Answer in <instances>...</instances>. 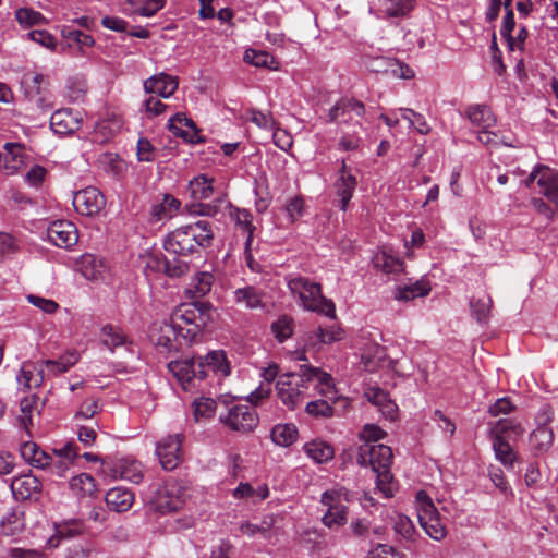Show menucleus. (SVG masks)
<instances>
[{
	"instance_id": "nucleus-1",
	"label": "nucleus",
	"mask_w": 558,
	"mask_h": 558,
	"mask_svg": "<svg viewBox=\"0 0 558 558\" xmlns=\"http://www.w3.org/2000/svg\"><path fill=\"white\" fill-rule=\"evenodd\" d=\"M211 226L206 220L177 228L165 239V248L175 255H187L207 247L213 240Z\"/></svg>"
},
{
	"instance_id": "nucleus-2",
	"label": "nucleus",
	"mask_w": 558,
	"mask_h": 558,
	"mask_svg": "<svg viewBox=\"0 0 558 558\" xmlns=\"http://www.w3.org/2000/svg\"><path fill=\"white\" fill-rule=\"evenodd\" d=\"M287 284L291 294L299 299L300 305L304 310L327 317L336 316L335 303L323 295L320 283L302 276H289Z\"/></svg>"
},
{
	"instance_id": "nucleus-3",
	"label": "nucleus",
	"mask_w": 558,
	"mask_h": 558,
	"mask_svg": "<svg viewBox=\"0 0 558 558\" xmlns=\"http://www.w3.org/2000/svg\"><path fill=\"white\" fill-rule=\"evenodd\" d=\"M205 304L184 303L178 306L170 316V322L182 330V340L190 344L197 340L202 329L207 324Z\"/></svg>"
},
{
	"instance_id": "nucleus-4",
	"label": "nucleus",
	"mask_w": 558,
	"mask_h": 558,
	"mask_svg": "<svg viewBox=\"0 0 558 558\" xmlns=\"http://www.w3.org/2000/svg\"><path fill=\"white\" fill-rule=\"evenodd\" d=\"M306 366L300 365L299 373L279 376L276 383L277 397L289 410L296 409L308 397L310 377L305 376Z\"/></svg>"
},
{
	"instance_id": "nucleus-5",
	"label": "nucleus",
	"mask_w": 558,
	"mask_h": 558,
	"mask_svg": "<svg viewBox=\"0 0 558 558\" xmlns=\"http://www.w3.org/2000/svg\"><path fill=\"white\" fill-rule=\"evenodd\" d=\"M155 509L165 514L181 510L190 497V486L175 478H169L154 490Z\"/></svg>"
},
{
	"instance_id": "nucleus-6",
	"label": "nucleus",
	"mask_w": 558,
	"mask_h": 558,
	"mask_svg": "<svg viewBox=\"0 0 558 558\" xmlns=\"http://www.w3.org/2000/svg\"><path fill=\"white\" fill-rule=\"evenodd\" d=\"M415 509L420 525L425 533L435 541L445 538L447 534L446 526L430 496L425 490L416 493Z\"/></svg>"
},
{
	"instance_id": "nucleus-7",
	"label": "nucleus",
	"mask_w": 558,
	"mask_h": 558,
	"mask_svg": "<svg viewBox=\"0 0 558 558\" xmlns=\"http://www.w3.org/2000/svg\"><path fill=\"white\" fill-rule=\"evenodd\" d=\"M25 97L38 109L48 112L53 108L52 95L49 90V80L39 72H26L21 80Z\"/></svg>"
},
{
	"instance_id": "nucleus-8",
	"label": "nucleus",
	"mask_w": 558,
	"mask_h": 558,
	"mask_svg": "<svg viewBox=\"0 0 558 558\" xmlns=\"http://www.w3.org/2000/svg\"><path fill=\"white\" fill-rule=\"evenodd\" d=\"M220 422L234 432L248 433L257 427L259 420L252 405L234 404L226 414H220Z\"/></svg>"
},
{
	"instance_id": "nucleus-9",
	"label": "nucleus",
	"mask_w": 558,
	"mask_h": 558,
	"mask_svg": "<svg viewBox=\"0 0 558 558\" xmlns=\"http://www.w3.org/2000/svg\"><path fill=\"white\" fill-rule=\"evenodd\" d=\"M366 113L365 105L355 98H341L328 111L327 122L337 123L339 125H359L362 128L360 121H354V118H363Z\"/></svg>"
},
{
	"instance_id": "nucleus-10",
	"label": "nucleus",
	"mask_w": 558,
	"mask_h": 558,
	"mask_svg": "<svg viewBox=\"0 0 558 558\" xmlns=\"http://www.w3.org/2000/svg\"><path fill=\"white\" fill-rule=\"evenodd\" d=\"M150 340L160 353L177 352L182 345V330L171 322L156 323L150 331Z\"/></svg>"
},
{
	"instance_id": "nucleus-11",
	"label": "nucleus",
	"mask_w": 558,
	"mask_h": 558,
	"mask_svg": "<svg viewBox=\"0 0 558 558\" xmlns=\"http://www.w3.org/2000/svg\"><path fill=\"white\" fill-rule=\"evenodd\" d=\"M182 434L167 435L156 444L155 453L166 471L174 470L182 461Z\"/></svg>"
},
{
	"instance_id": "nucleus-12",
	"label": "nucleus",
	"mask_w": 558,
	"mask_h": 558,
	"mask_svg": "<svg viewBox=\"0 0 558 558\" xmlns=\"http://www.w3.org/2000/svg\"><path fill=\"white\" fill-rule=\"evenodd\" d=\"M392 450L381 444H362L359 447L357 463L369 465L373 472L390 469L392 464Z\"/></svg>"
},
{
	"instance_id": "nucleus-13",
	"label": "nucleus",
	"mask_w": 558,
	"mask_h": 558,
	"mask_svg": "<svg viewBox=\"0 0 558 558\" xmlns=\"http://www.w3.org/2000/svg\"><path fill=\"white\" fill-rule=\"evenodd\" d=\"M535 180L542 193L558 208V172L547 166L538 165L527 177L525 185L530 186Z\"/></svg>"
},
{
	"instance_id": "nucleus-14",
	"label": "nucleus",
	"mask_w": 558,
	"mask_h": 558,
	"mask_svg": "<svg viewBox=\"0 0 558 558\" xmlns=\"http://www.w3.org/2000/svg\"><path fill=\"white\" fill-rule=\"evenodd\" d=\"M73 206L81 215L95 216L105 208L106 198L97 187L88 186L73 195Z\"/></svg>"
},
{
	"instance_id": "nucleus-15",
	"label": "nucleus",
	"mask_w": 558,
	"mask_h": 558,
	"mask_svg": "<svg viewBox=\"0 0 558 558\" xmlns=\"http://www.w3.org/2000/svg\"><path fill=\"white\" fill-rule=\"evenodd\" d=\"M167 366L169 372L177 378L184 390H189L191 388V383L193 379H203L206 377L204 363L202 361H170Z\"/></svg>"
},
{
	"instance_id": "nucleus-16",
	"label": "nucleus",
	"mask_w": 558,
	"mask_h": 558,
	"mask_svg": "<svg viewBox=\"0 0 558 558\" xmlns=\"http://www.w3.org/2000/svg\"><path fill=\"white\" fill-rule=\"evenodd\" d=\"M78 448L75 442H66L59 449H53L47 469L51 475L64 477L78 458Z\"/></svg>"
},
{
	"instance_id": "nucleus-17",
	"label": "nucleus",
	"mask_w": 558,
	"mask_h": 558,
	"mask_svg": "<svg viewBox=\"0 0 558 558\" xmlns=\"http://www.w3.org/2000/svg\"><path fill=\"white\" fill-rule=\"evenodd\" d=\"M47 238L53 245L70 250L78 241L76 226L69 220H56L47 228Z\"/></svg>"
},
{
	"instance_id": "nucleus-18",
	"label": "nucleus",
	"mask_w": 558,
	"mask_h": 558,
	"mask_svg": "<svg viewBox=\"0 0 558 558\" xmlns=\"http://www.w3.org/2000/svg\"><path fill=\"white\" fill-rule=\"evenodd\" d=\"M11 492L16 500H37L43 490L41 481L32 472L12 478Z\"/></svg>"
},
{
	"instance_id": "nucleus-19",
	"label": "nucleus",
	"mask_w": 558,
	"mask_h": 558,
	"mask_svg": "<svg viewBox=\"0 0 558 558\" xmlns=\"http://www.w3.org/2000/svg\"><path fill=\"white\" fill-rule=\"evenodd\" d=\"M117 478L140 484L144 478V466L142 462L133 457H121L112 462L110 469Z\"/></svg>"
},
{
	"instance_id": "nucleus-20",
	"label": "nucleus",
	"mask_w": 558,
	"mask_h": 558,
	"mask_svg": "<svg viewBox=\"0 0 558 558\" xmlns=\"http://www.w3.org/2000/svg\"><path fill=\"white\" fill-rule=\"evenodd\" d=\"M371 263L376 270L386 275H397L404 270L403 260L387 245H383L374 253Z\"/></svg>"
},
{
	"instance_id": "nucleus-21",
	"label": "nucleus",
	"mask_w": 558,
	"mask_h": 558,
	"mask_svg": "<svg viewBox=\"0 0 558 558\" xmlns=\"http://www.w3.org/2000/svg\"><path fill=\"white\" fill-rule=\"evenodd\" d=\"M304 371L305 376L310 377V386L315 384V388L320 396L325 397L328 401L335 402L338 400V391L330 374L310 364H307Z\"/></svg>"
},
{
	"instance_id": "nucleus-22",
	"label": "nucleus",
	"mask_w": 558,
	"mask_h": 558,
	"mask_svg": "<svg viewBox=\"0 0 558 558\" xmlns=\"http://www.w3.org/2000/svg\"><path fill=\"white\" fill-rule=\"evenodd\" d=\"M54 532L47 539V546L57 548L63 541L82 535L85 531V523L78 519L64 520L54 523Z\"/></svg>"
},
{
	"instance_id": "nucleus-23",
	"label": "nucleus",
	"mask_w": 558,
	"mask_h": 558,
	"mask_svg": "<svg viewBox=\"0 0 558 558\" xmlns=\"http://www.w3.org/2000/svg\"><path fill=\"white\" fill-rule=\"evenodd\" d=\"M168 126L174 135L184 138L186 142L192 144L204 142L194 121L187 118L185 113L178 112L172 116L168 121Z\"/></svg>"
},
{
	"instance_id": "nucleus-24",
	"label": "nucleus",
	"mask_w": 558,
	"mask_h": 558,
	"mask_svg": "<svg viewBox=\"0 0 558 558\" xmlns=\"http://www.w3.org/2000/svg\"><path fill=\"white\" fill-rule=\"evenodd\" d=\"M364 396L378 411L390 421H395L398 416V405L389 397V395L377 386H372L365 389Z\"/></svg>"
},
{
	"instance_id": "nucleus-25",
	"label": "nucleus",
	"mask_w": 558,
	"mask_h": 558,
	"mask_svg": "<svg viewBox=\"0 0 558 558\" xmlns=\"http://www.w3.org/2000/svg\"><path fill=\"white\" fill-rule=\"evenodd\" d=\"M178 86V77L163 72L153 75L144 82V90L147 94H157L162 98L171 97Z\"/></svg>"
},
{
	"instance_id": "nucleus-26",
	"label": "nucleus",
	"mask_w": 558,
	"mask_h": 558,
	"mask_svg": "<svg viewBox=\"0 0 558 558\" xmlns=\"http://www.w3.org/2000/svg\"><path fill=\"white\" fill-rule=\"evenodd\" d=\"M270 490L266 483H259L257 486L248 482H240L239 485L232 489L231 496L241 501L258 505L269 497Z\"/></svg>"
},
{
	"instance_id": "nucleus-27",
	"label": "nucleus",
	"mask_w": 558,
	"mask_h": 558,
	"mask_svg": "<svg viewBox=\"0 0 558 558\" xmlns=\"http://www.w3.org/2000/svg\"><path fill=\"white\" fill-rule=\"evenodd\" d=\"M181 202L170 194H165L160 202L155 203L149 211V221L153 223L169 220L177 216Z\"/></svg>"
},
{
	"instance_id": "nucleus-28",
	"label": "nucleus",
	"mask_w": 558,
	"mask_h": 558,
	"mask_svg": "<svg viewBox=\"0 0 558 558\" xmlns=\"http://www.w3.org/2000/svg\"><path fill=\"white\" fill-rule=\"evenodd\" d=\"M375 64V72H384L396 78L412 80L415 76V72L407 63L395 58H378Z\"/></svg>"
},
{
	"instance_id": "nucleus-29",
	"label": "nucleus",
	"mask_w": 558,
	"mask_h": 558,
	"mask_svg": "<svg viewBox=\"0 0 558 558\" xmlns=\"http://www.w3.org/2000/svg\"><path fill=\"white\" fill-rule=\"evenodd\" d=\"M75 267L87 280H98L107 270L105 262L100 257L89 253L82 255L76 260Z\"/></svg>"
},
{
	"instance_id": "nucleus-30",
	"label": "nucleus",
	"mask_w": 558,
	"mask_h": 558,
	"mask_svg": "<svg viewBox=\"0 0 558 558\" xmlns=\"http://www.w3.org/2000/svg\"><path fill=\"white\" fill-rule=\"evenodd\" d=\"M542 415H545L543 424L535 428L530 436L532 445L538 452L547 450L554 440L553 430L546 426L551 421L550 408L544 407L542 409Z\"/></svg>"
},
{
	"instance_id": "nucleus-31",
	"label": "nucleus",
	"mask_w": 558,
	"mask_h": 558,
	"mask_svg": "<svg viewBox=\"0 0 558 558\" xmlns=\"http://www.w3.org/2000/svg\"><path fill=\"white\" fill-rule=\"evenodd\" d=\"M105 500L109 509L125 512L134 504V493L122 486L113 487L107 492Z\"/></svg>"
},
{
	"instance_id": "nucleus-32",
	"label": "nucleus",
	"mask_w": 558,
	"mask_h": 558,
	"mask_svg": "<svg viewBox=\"0 0 558 558\" xmlns=\"http://www.w3.org/2000/svg\"><path fill=\"white\" fill-rule=\"evenodd\" d=\"M20 454L27 464L36 469L46 470L48 463H50V454L44 451L34 441H24L21 444Z\"/></svg>"
},
{
	"instance_id": "nucleus-33",
	"label": "nucleus",
	"mask_w": 558,
	"mask_h": 558,
	"mask_svg": "<svg viewBox=\"0 0 558 558\" xmlns=\"http://www.w3.org/2000/svg\"><path fill=\"white\" fill-rule=\"evenodd\" d=\"M51 130L60 135L75 132L80 128V120L71 110H57L50 117Z\"/></svg>"
},
{
	"instance_id": "nucleus-34",
	"label": "nucleus",
	"mask_w": 558,
	"mask_h": 558,
	"mask_svg": "<svg viewBox=\"0 0 558 558\" xmlns=\"http://www.w3.org/2000/svg\"><path fill=\"white\" fill-rule=\"evenodd\" d=\"M4 150V169L8 174L13 175L26 163L27 155L25 148L17 143H5Z\"/></svg>"
},
{
	"instance_id": "nucleus-35",
	"label": "nucleus",
	"mask_w": 558,
	"mask_h": 558,
	"mask_svg": "<svg viewBox=\"0 0 558 558\" xmlns=\"http://www.w3.org/2000/svg\"><path fill=\"white\" fill-rule=\"evenodd\" d=\"M279 372V367L276 364H270L264 367L260 372V376L266 384H260L254 391L247 397V401L254 405H257L264 399H266L271 391V383L276 379Z\"/></svg>"
},
{
	"instance_id": "nucleus-36",
	"label": "nucleus",
	"mask_w": 558,
	"mask_h": 558,
	"mask_svg": "<svg viewBox=\"0 0 558 558\" xmlns=\"http://www.w3.org/2000/svg\"><path fill=\"white\" fill-rule=\"evenodd\" d=\"M233 302L247 310H255L263 306V292L252 286L238 288L233 291Z\"/></svg>"
},
{
	"instance_id": "nucleus-37",
	"label": "nucleus",
	"mask_w": 558,
	"mask_h": 558,
	"mask_svg": "<svg viewBox=\"0 0 558 558\" xmlns=\"http://www.w3.org/2000/svg\"><path fill=\"white\" fill-rule=\"evenodd\" d=\"M470 122L480 130L490 129L495 125L496 119L489 107L485 105H471L465 110Z\"/></svg>"
},
{
	"instance_id": "nucleus-38",
	"label": "nucleus",
	"mask_w": 558,
	"mask_h": 558,
	"mask_svg": "<svg viewBox=\"0 0 558 558\" xmlns=\"http://www.w3.org/2000/svg\"><path fill=\"white\" fill-rule=\"evenodd\" d=\"M414 4L415 0H377L378 11L386 17H404Z\"/></svg>"
},
{
	"instance_id": "nucleus-39",
	"label": "nucleus",
	"mask_w": 558,
	"mask_h": 558,
	"mask_svg": "<svg viewBox=\"0 0 558 558\" xmlns=\"http://www.w3.org/2000/svg\"><path fill=\"white\" fill-rule=\"evenodd\" d=\"M351 493L344 488L335 486L320 496V502L326 508L330 509H345L348 510V504L351 501Z\"/></svg>"
},
{
	"instance_id": "nucleus-40",
	"label": "nucleus",
	"mask_w": 558,
	"mask_h": 558,
	"mask_svg": "<svg viewBox=\"0 0 558 558\" xmlns=\"http://www.w3.org/2000/svg\"><path fill=\"white\" fill-rule=\"evenodd\" d=\"M357 185L355 175L338 177L333 183L337 197L340 198V209L345 211L349 207L350 201L353 197L354 191Z\"/></svg>"
},
{
	"instance_id": "nucleus-41",
	"label": "nucleus",
	"mask_w": 558,
	"mask_h": 558,
	"mask_svg": "<svg viewBox=\"0 0 558 558\" xmlns=\"http://www.w3.org/2000/svg\"><path fill=\"white\" fill-rule=\"evenodd\" d=\"M69 488L77 499L89 498L96 492V482L92 475L81 473L70 480Z\"/></svg>"
},
{
	"instance_id": "nucleus-42",
	"label": "nucleus",
	"mask_w": 558,
	"mask_h": 558,
	"mask_svg": "<svg viewBox=\"0 0 558 558\" xmlns=\"http://www.w3.org/2000/svg\"><path fill=\"white\" fill-rule=\"evenodd\" d=\"M303 449L306 456L315 463H326L335 456L333 447L320 439L306 442Z\"/></svg>"
},
{
	"instance_id": "nucleus-43",
	"label": "nucleus",
	"mask_w": 558,
	"mask_h": 558,
	"mask_svg": "<svg viewBox=\"0 0 558 558\" xmlns=\"http://www.w3.org/2000/svg\"><path fill=\"white\" fill-rule=\"evenodd\" d=\"M430 284L427 280L421 279L414 283L399 286L395 290V299L398 301H411L415 298L425 296L430 292Z\"/></svg>"
},
{
	"instance_id": "nucleus-44",
	"label": "nucleus",
	"mask_w": 558,
	"mask_h": 558,
	"mask_svg": "<svg viewBox=\"0 0 558 558\" xmlns=\"http://www.w3.org/2000/svg\"><path fill=\"white\" fill-rule=\"evenodd\" d=\"M78 362L77 352H68L61 355L58 360H46L43 362L45 374L49 376H58L68 372Z\"/></svg>"
},
{
	"instance_id": "nucleus-45",
	"label": "nucleus",
	"mask_w": 558,
	"mask_h": 558,
	"mask_svg": "<svg viewBox=\"0 0 558 558\" xmlns=\"http://www.w3.org/2000/svg\"><path fill=\"white\" fill-rule=\"evenodd\" d=\"M101 341L111 352L117 348H129L132 343L129 341L123 330L113 325H106L101 329Z\"/></svg>"
},
{
	"instance_id": "nucleus-46",
	"label": "nucleus",
	"mask_w": 558,
	"mask_h": 558,
	"mask_svg": "<svg viewBox=\"0 0 558 558\" xmlns=\"http://www.w3.org/2000/svg\"><path fill=\"white\" fill-rule=\"evenodd\" d=\"M493 449L495 458L506 468H512L517 460V452L508 441L500 435H495L493 439Z\"/></svg>"
},
{
	"instance_id": "nucleus-47",
	"label": "nucleus",
	"mask_w": 558,
	"mask_h": 558,
	"mask_svg": "<svg viewBox=\"0 0 558 558\" xmlns=\"http://www.w3.org/2000/svg\"><path fill=\"white\" fill-rule=\"evenodd\" d=\"M189 189L194 201L208 199L214 193L213 179L199 174L190 181Z\"/></svg>"
},
{
	"instance_id": "nucleus-48",
	"label": "nucleus",
	"mask_w": 558,
	"mask_h": 558,
	"mask_svg": "<svg viewBox=\"0 0 558 558\" xmlns=\"http://www.w3.org/2000/svg\"><path fill=\"white\" fill-rule=\"evenodd\" d=\"M36 367L33 363L26 362L23 363L16 379L21 386L24 388L31 389L32 387L39 386L45 377V371L41 368L38 369L35 375Z\"/></svg>"
},
{
	"instance_id": "nucleus-49",
	"label": "nucleus",
	"mask_w": 558,
	"mask_h": 558,
	"mask_svg": "<svg viewBox=\"0 0 558 558\" xmlns=\"http://www.w3.org/2000/svg\"><path fill=\"white\" fill-rule=\"evenodd\" d=\"M272 441L281 447L291 446L298 438V429L293 424H277L271 429Z\"/></svg>"
},
{
	"instance_id": "nucleus-50",
	"label": "nucleus",
	"mask_w": 558,
	"mask_h": 558,
	"mask_svg": "<svg viewBox=\"0 0 558 558\" xmlns=\"http://www.w3.org/2000/svg\"><path fill=\"white\" fill-rule=\"evenodd\" d=\"M276 519L272 514L266 515L263 518L260 523L255 524L252 522H243L240 525V531L242 534L247 535L250 537L260 535L264 538L270 535L271 527L274 526Z\"/></svg>"
},
{
	"instance_id": "nucleus-51",
	"label": "nucleus",
	"mask_w": 558,
	"mask_h": 558,
	"mask_svg": "<svg viewBox=\"0 0 558 558\" xmlns=\"http://www.w3.org/2000/svg\"><path fill=\"white\" fill-rule=\"evenodd\" d=\"M60 33L61 36L69 41V45L74 43L78 47L81 53H84V48L93 47L95 45V40L90 35L71 26H62Z\"/></svg>"
},
{
	"instance_id": "nucleus-52",
	"label": "nucleus",
	"mask_w": 558,
	"mask_h": 558,
	"mask_svg": "<svg viewBox=\"0 0 558 558\" xmlns=\"http://www.w3.org/2000/svg\"><path fill=\"white\" fill-rule=\"evenodd\" d=\"M204 363V368H210L215 374L219 376H228L230 374V365L227 360V355L223 351H211L209 352Z\"/></svg>"
},
{
	"instance_id": "nucleus-53",
	"label": "nucleus",
	"mask_w": 558,
	"mask_h": 558,
	"mask_svg": "<svg viewBox=\"0 0 558 558\" xmlns=\"http://www.w3.org/2000/svg\"><path fill=\"white\" fill-rule=\"evenodd\" d=\"M15 19L23 28L45 25L48 23V20L40 12L35 11L32 8L17 9L15 11Z\"/></svg>"
},
{
	"instance_id": "nucleus-54",
	"label": "nucleus",
	"mask_w": 558,
	"mask_h": 558,
	"mask_svg": "<svg viewBox=\"0 0 558 558\" xmlns=\"http://www.w3.org/2000/svg\"><path fill=\"white\" fill-rule=\"evenodd\" d=\"M231 218L235 225L246 233L245 245L248 247L251 245L254 231L252 214L246 209L234 208L231 211Z\"/></svg>"
},
{
	"instance_id": "nucleus-55",
	"label": "nucleus",
	"mask_w": 558,
	"mask_h": 558,
	"mask_svg": "<svg viewBox=\"0 0 558 558\" xmlns=\"http://www.w3.org/2000/svg\"><path fill=\"white\" fill-rule=\"evenodd\" d=\"M243 59L246 63L256 68L276 69L277 64L275 58L270 53L255 49L245 50Z\"/></svg>"
},
{
	"instance_id": "nucleus-56",
	"label": "nucleus",
	"mask_w": 558,
	"mask_h": 558,
	"mask_svg": "<svg viewBox=\"0 0 558 558\" xmlns=\"http://www.w3.org/2000/svg\"><path fill=\"white\" fill-rule=\"evenodd\" d=\"M376 474V486L378 490L386 498H390L395 495L397 490L396 483L393 481V476L390 472V469H384L374 472Z\"/></svg>"
},
{
	"instance_id": "nucleus-57",
	"label": "nucleus",
	"mask_w": 558,
	"mask_h": 558,
	"mask_svg": "<svg viewBox=\"0 0 558 558\" xmlns=\"http://www.w3.org/2000/svg\"><path fill=\"white\" fill-rule=\"evenodd\" d=\"M271 331L279 342L286 341L293 333V319L287 315L280 316L271 324Z\"/></svg>"
},
{
	"instance_id": "nucleus-58",
	"label": "nucleus",
	"mask_w": 558,
	"mask_h": 558,
	"mask_svg": "<svg viewBox=\"0 0 558 558\" xmlns=\"http://www.w3.org/2000/svg\"><path fill=\"white\" fill-rule=\"evenodd\" d=\"M217 403L211 398L201 397L193 402L194 416L196 421L210 418L216 411Z\"/></svg>"
},
{
	"instance_id": "nucleus-59",
	"label": "nucleus",
	"mask_w": 558,
	"mask_h": 558,
	"mask_svg": "<svg viewBox=\"0 0 558 558\" xmlns=\"http://www.w3.org/2000/svg\"><path fill=\"white\" fill-rule=\"evenodd\" d=\"M348 510L326 508V512L322 518V522L330 530H338L347 523Z\"/></svg>"
},
{
	"instance_id": "nucleus-60",
	"label": "nucleus",
	"mask_w": 558,
	"mask_h": 558,
	"mask_svg": "<svg viewBox=\"0 0 558 558\" xmlns=\"http://www.w3.org/2000/svg\"><path fill=\"white\" fill-rule=\"evenodd\" d=\"M492 303L493 301L489 296L471 300L470 305L472 315L478 323L487 322L490 314Z\"/></svg>"
},
{
	"instance_id": "nucleus-61",
	"label": "nucleus",
	"mask_w": 558,
	"mask_h": 558,
	"mask_svg": "<svg viewBox=\"0 0 558 558\" xmlns=\"http://www.w3.org/2000/svg\"><path fill=\"white\" fill-rule=\"evenodd\" d=\"M26 39L32 40L41 47L54 51L57 48V39L56 37L50 34L48 31L45 29H34L28 32L25 36Z\"/></svg>"
},
{
	"instance_id": "nucleus-62",
	"label": "nucleus",
	"mask_w": 558,
	"mask_h": 558,
	"mask_svg": "<svg viewBox=\"0 0 558 558\" xmlns=\"http://www.w3.org/2000/svg\"><path fill=\"white\" fill-rule=\"evenodd\" d=\"M495 435L520 437L524 433L522 424L515 420H499L495 425Z\"/></svg>"
},
{
	"instance_id": "nucleus-63",
	"label": "nucleus",
	"mask_w": 558,
	"mask_h": 558,
	"mask_svg": "<svg viewBox=\"0 0 558 558\" xmlns=\"http://www.w3.org/2000/svg\"><path fill=\"white\" fill-rule=\"evenodd\" d=\"M23 526L22 518L15 512L7 514L0 522L1 533L7 536H14L23 530Z\"/></svg>"
},
{
	"instance_id": "nucleus-64",
	"label": "nucleus",
	"mask_w": 558,
	"mask_h": 558,
	"mask_svg": "<svg viewBox=\"0 0 558 558\" xmlns=\"http://www.w3.org/2000/svg\"><path fill=\"white\" fill-rule=\"evenodd\" d=\"M393 530L397 534L407 541L412 539L415 534V526L412 520L409 517L400 513L393 518Z\"/></svg>"
}]
</instances>
